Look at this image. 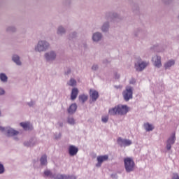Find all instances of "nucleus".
Here are the masks:
<instances>
[{
  "instance_id": "6e6552de",
  "label": "nucleus",
  "mask_w": 179,
  "mask_h": 179,
  "mask_svg": "<svg viewBox=\"0 0 179 179\" xmlns=\"http://www.w3.org/2000/svg\"><path fill=\"white\" fill-rule=\"evenodd\" d=\"M117 143L120 148H126V146H131V145H132V141L129 139L118 137L117 138Z\"/></svg>"
},
{
  "instance_id": "49530a36",
  "label": "nucleus",
  "mask_w": 179,
  "mask_h": 179,
  "mask_svg": "<svg viewBox=\"0 0 179 179\" xmlns=\"http://www.w3.org/2000/svg\"><path fill=\"white\" fill-rule=\"evenodd\" d=\"M172 179H179V176L178 174H174L173 177Z\"/></svg>"
},
{
  "instance_id": "37998d69",
  "label": "nucleus",
  "mask_w": 179,
  "mask_h": 179,
  "mask_svg": "<svg viewBox=\"0 0 179 179\" xmlns=\"http://www.w3.org/2000/svg\"><path fill=\"white\" fill-rule=\"evenodd\" d=\"M120 78V75L117 73H114V78L115 79H119Z\"/></svg>"
},
{
  "instance_id": "2eb2a0df",
  "label": "nucleus",
  "mask_w": 179,
  "mask_h": 179,
  "mask_svg": "<svg viewBox=\"0 0 179 179\" xmlns=\"http://www.w3.org/2000/svg\"><path fill=\"white\" fill-rule=\"evenodd\" d=\"M78 148L75 145H69L68 150L69 156H76V155H77L78 152Z\"/></svg>"
},
{
  "instance_id": "f3484780",
  "label": "nucleus",
  "mask_w": 179,
  "mask_h": 179,
  "mask_svg": "<svg viewBox=\"0 0 179 179\" xmlns=\"http://www.w3.org/2000/svg\"><path fill=\"white\" fill-rule=\"evenodd\" d=\"M78 108V106L76 103H73L69 106V107L67 109L68 114L72 115L75 114Z\"/></svg>"
},
{
  "instance_id": "cd10ccee",
  "label": "nucleus",
  "mask_w": 179,
  "mask_h": 179,
  "mask_svg": "<svg viewBox=\"0 0 179 179\" xmlns=\"http://www.w3.org/2000/svg\"><path fill=\"white\" fill-rule=\"evenodd\" d=\"M77 84V81L74 78H71L69 81L67 83V85L69 86L74 87Z\"/></svg>"
},
{
  "instance_id": "9d476101",
  "label": "nucleus",
  "mask_w": 179,
  "mask_h": 179,
  "mask_svg": "<svg viewBox=\"0 0 179 179\" xmlns=\"http://www.w3.org/2000/svg\"><path fill=\"white\" fill-rule=\"evenodd\" d=\"M176 133H173L170 137L167 139L166 141V150H171L173 145L176 143Z\"/></svg>"
},
{
  "instance_id": "c85d7f7f",
  "label": "nucleus",
  "mask_w": 179,
  "mask_h": 179,
  "mask_svg": "<svg viewBox=\"0 0 179 179\" xmlns=\"http://www.w3.org/2000/svg\"><path fill=\"white\" fill-rule=\"evenodd\" d=\"M53 179H65V174H53Z\"/></svg>"
},
{
  "instance_id": "7ed1b4c3",
  "label": "nucleus",
  "mask_w": 179,
  "mask_h": 179,
  "mask_svg": "<svg viewBox=\"0 0 179 179\" xmlns=\"http://www.w3.org/2000/svg\"><path fill=\"white\" fill-rule=\"evenodd\" d=\"M51 47L50 43L46 40H39L35 45V51L38 52H44L48 51Z\"/></svg>"
},
{
  "instance_id": "dca6fc26",
  "label": "nucleus",
  "mask_w": 179,
  "mask_h": 179,
  "mask_svg": "<svg viewBox=\"0 0 179 179\" xmlns=\"http://www.w3.org/2000/svg\"><path fill=\"white\" fill-rule=\"evenodd\" d=\"M162 58L158 55H155L152 57V62H154V65L157 68H160L162 66Z\"/></svg>"
},
{
  "instance_id": "58836bf2",
  "label": "nucleus",
  "mask_w": 179,
  "mask_h": 179,
  "mask_svg": "<svg viewBox=\"0 0 179 179\" xmlns=\"http://www.w3.org/2000/svg\"><path fill=\"white\" fill-rule=\"evenodd\" d=\"M101 121L102 122H103L104 124H106V122H108V117H103L101 118Z\"/></svg>"
},
{
  "instance_id": "f704fd0d",
  "label": "nucleus",
  "mask_w": 179,
  "mask_h": 179,
  "mask_svg": "<svg viewBox=\"0 0 179 179\" xmlns=\"http://www.w3.org/2000/svg\"><path fill=\"white\" fill-rule=\"evenodd\" d=\"M64 179H77V177L76 176L73 175H65L64 176Z\"/></svg>"
},
{
  "instance_id": "9b49d317",
  "label": "nucleus",
  "mask_w": 179,
  "mask_h": 179,
  "mask_svg": "<svg viewBox=\"0 0 179 179\" xmlns=\"http://www.w3.org/2000/svg\"><path fill=\"white\" fill-rule=\"evenodd\" d=\"M38 143V142L36 138H31L29 140L24 142V146L25 148H34Z\"/></svg>"
},
{
  "instance_id": "a878e982",
  "label": "nucleus",
  "mask_w": 179,
  "mask_h": 179,
  "mask_svg": "<svg viewBox=\"0 0 179 179\" xmlns=\"http://www.w3.org/2000/svg\"><path fill=\"white\" fill-rule=\"evenodd\" d=\"M88 99V96L85 94H80L78 96V100L82 102V103H84Z\"/></svg>"
},
{
  "instance_id": "a18cd8bd",
  "label": "nucleus",
  "mask_w": 179,
  "mask_h": 179,
  "mask_svg": "<svg viewBox=\"0 0 179 179\" xmlns=\"http://www.w3.org/2000/svg\"><path fill=\"white\" fill-rule=\"evenodd\" d=\"M61 138V133L60 134H59V135H55V139H59Z\"/></svg>"
},
{
  "instance_id": "3c124183",
  "label": "nucleus",
  "mask_w": 179,
  "mask_h": 179,
  "mask_svg": "<svg viewBox=\"0 0 179 179\" xmlns=\"http://www.w3.org/2000/svg\"><path fill=\"white\" fill-rule=\"evenodd\" d=\"M166 3H169V2L165 1Z\"/></svg>"
},
{
  "instance_id": "09e8293b",
  "label": "nucleus",
  "mask_w": 179,
  "mask_h": 179,
  "mask_svg": "<svg viewBox=\"0 0 179 179\" xmlns=\"http://www.w3.org/2000/svg\"><path fill=\"white\" fill-rule=\"evenodd\" d=\"M103 64H108V61L107 59H104V60L103 61Z\"/></svg>"
},
{
  "instance_id": "a211bd4d",
  "label": "nucleus",
  "mask_w": 179,
  "mask_h": 179,
  "mask_svg": "<svg viewBox=\"0 0 179 179\" xmlns=\"http://www.w3.org/2000/svg\"><path fill=\"white\" fill-rule=\"evenodd\" d=\"M176 64V61L174 59H170L168 62L164 63V69L168 70L171 69V68L174 66Z\"/></svg>"
},
{
  "instance_id": "5701e85b",
  "label": "nucleus",
  "mask_w": 179,
  "mask_h": 179,
  "mask_svg": "<svg viewBox=\"0 0 179 179\" xmlns=\"http://www.w3.org/2000/svg\"><path fill=\"white\" fill-rule=\"evenodd\" d=\"M143 127L147 132H150V131H153V129H155L153 125L150 124L149 122L144 123Z\"/></svg>"
},
{
  "instance_id": "1a4fd4ad",
  "label": "nucleus",
  "mask_w": 179,
  "mask_h": 179,
  "mask_svg": "<svg viewBox=\"0 0 179 179\" xmlns=\"http://www.w3.org/2000/svg\"><path fill=\"white\" fill-rule=\"evenodd\" d=\"M141 58L138 59L137 64H135V68L137 71H142L144 70L149 64L148 62L143 61Z\"/></svg>"
},
{
  "instance_id": "ddd939ff",
  "label": "nucleus",
  "mask_w": 179,
  "mask_h": 179,
  "mask_svg": "<svg viewBox=\"0 0 179 179\" xmlns=\"http://www.w3.org/2000/svg\"><path fill=\"white\" fill-rule=\"evenodd\" d=\"M108 160V155H100L96 157L97 163L96 164V167L100 168L103 162Z\"/></svg>"
},
{
  "instance_id": "423d86ee",
  "label": "nucleus",
  "mask_w": 179,
  "mask_h": 179,
  "mask_svg": "<svg viewBox=\"0 0 179 179\" xmlns=\"http://www.w3.org/2000/svg\"><path fill=\"white\" fill-rule=\"evenodd\" d=\"M57 52L55 50H50L45 52L43 55V58H45V61L48 63H52L57 59Z\"/></svg>"
},
{
  "instance_id": "20e7f679",
  "label": "nucleus",
  "mask_w": 179,
  "mask_h": 179,
  "mask_svg": "<svg viewBox=\"0 0 179 179\" xmlns=\"http://www.w3.org/2000/svg\"><path fill=\"white\" fill-rule=\"evenodd\" d=\"M124 164L125 171L127 173H131L134 171L135 162L132 158L131 157L124 158Z\"/></svg>"
},
{
  "instance_id": "79ce46f5",
  "label": "nucleus",
  "mask_w": 179,
  "mask_h": 179,
  "mask_svg": "<svg viewBox=\"0 0 179 179\" xmlns=\"http://www.w3.org/2000/svg\"><path fill=\"white\" fill-rule=\"evenodd\" d=\"M71 73V69H67V70L64 72L65 75H69Z\"/></svg>"
},
{
  "instance_id": "7c9ffc66",
  "label": "nucleus",
  "mask_w": 179,
  "mask_h": 179,
  "mask_svg": "<svg viewBox=\"0 0 179 179\" xmlns=\"http://www.w3.org/2000/svg\"><path fill=\"white\" fill-rule=\"evenodd\" d=\"M5 173V167L4 165L0 162V175Z\"/></svg>"
},
{
  "instance_id": "bb28decb",
  "label": "nucleus",
  "mask_w": 179,
  "mask_h": 179,
  "mask_svg": "<svg viewBox=\"0 0 179 179\" xmlns=\"http://www.w3.org/2000/svg\"><path fill=\"white\" fill-rule=\"evenodd\" d=\"M6 31H7V32L14 33L17 31V29L15 26H8L6 29Z\"/></svg>"
},
{
  "instance_id": "ea45409f",
  "label": "nucleus",
  "mask_w": 179,
  "mask_h": 179,
  "mask_svg": "<svg viewBox=\"0 0 179 179\" xmlns=\"http://www.w3.org/2000/svg\"><path fill=\"white\" fill-rule=\"evenodd\" d=\"M71 0H64V1H63V3H64L65 6L69 5V4H71Z\"/></svg>"
},
{
  "instance_id": "aec40b11",
  "label": "nucleus",
  "mask_w": 179,
  "mask_h": 179,
  "mask_svg": "<svg viewBox=\"0 0 179 179\" xmlns=\"http://www.w3.org/2000/svg\"><path fill=\"white\" fill-rule=\"evenodd\" d=\"M66 29L63 26L60 25L57 27V30L56 31V34H57V35L62 36L66 34Z\"/></svg>"
},
{
  "instance_id": "c9c22d12",
  "label": "nucleus",
  "mask_w": 179,
  "mask_h": 179,
  "mask_svg": "<svg viewBox=\"0 0 179 179\" xmlns=\"http://www.w3.org/2000/svg\"><path fill=\"white\" fill-rule=\"evenodd\" d=\"M77 36H78V33L76 31H73L69 34V37L71 38H74L77 37Z\"/></svg>"
},
{
  "instance_id": "c03bdc74",
  "label": "nucleus",
  "mask_w": 179,
  "mask_h": 179,
  "mask_svg": "<svg viewBox=\"0 0 179 179\" xmlns=\"http://www.w3.org/2000/svg\"><path fill=\"white\" fill-rule=\"evenodd\" d=\"M136 83V80L135 78H131L129 81L130 84L134 85Z\"/></svg>"
},
{
  "instance_id": "de8ad7c7",
  "label": "nucleus",
  "mask_w": 179,
  "mask_h": 179,
  "mask_svg": "<svg viewBox=\"0 0 179 179\" xmlns=\"http://www.w3.org/2000/svg\"><path fill=\"white\" fill-rule=\"evenodd\" d=\"M114 87L116 89H120V88H122V86L121 85H115Z\"/></svg>"
},
{
  "instance_id": "8fccbe9b",
  "label": "nucleus",
  "mask_w": 179,
  "mask_h": 179,
  "mask_svg": "<svg viewBox=\"0 0 179 179\" xmlns=\"http://www.w3.org/2000/svg\"><path fill=\"white\" fill-rule=\"evenodd\" d=\"M59 127H63V123L62 122H59Z\"/></svg>"
},
{
  "instance_id": "603ef678",
  "label": "nucleus",
  "mask_w": 179,
  "mask_h": 179,
  "mask_svg": "<svg viewBox=\"0 0 179 179\" xmlns=\"http://www.w3.org/2000/svg\"><path fill=\"white\" fill-rule=\"evenodd\" d=\"M178 19H179V15H178Z\"/></svg>"
},
{
  "instance_id": "4be33fe9",
  "label": "nucleus",
  "mask_w": 179,
  "mask_h": 179,
  "mask_svg": "<svg viewBox=\"0 0 179 179\" xmlns=\"http://www.w3.org/2000/svg\"><path fill=\"white\" fill-rule=\"evenodd\" d=\"M78 93H79V91L78 88H73L71 90V99L73 101L75 100L77 98Z\"/></svg>"
},
{
  "instance_id": "f8f14e48",
  "label": "nucleus",
  "mask_w": 179,
  "mask_h": 179,
  "mask_svg": "<svg viewBox=\"0 0 179 179\" xmlns=\"http://www.w3.org/2000/svg\"><path fill=\"white\" fill-rule=\"evenodd\" d=\"M103 35L101 32L96 31L92 34V41L94 43H99L103 39Z\"/></svg>"
},
{
  "instance_id": "e433bc0d",
  "label": "nucleus",
  "mask_w": 179,
  "mask_h": 179,
  "mask_svg": "<svg viewBox=\"0 0 179 179\" xmlns=\"http://www.w3.org/2000/svg\"><path fill=\"white\" fill-rule=\"evenodd\" d=\"M27 106L29 107H33L36 104V101L31 100V101L27 103Z\"/></svg>"
},
{
  "instance_id": "473e14b6",
  "label": "nucleus",
  "mask_w": 179,
  "mask_h": 179,
  "mask_svg": "<svg viewBox=\"0 0 179 179\" xmlns=\"http://www.w3.org/2000/svg\"><path fill=\"white\" fill-rule=\"evenodd\" d=\"M99 65L96 64H92V67H91V70H92V71H96L97 70H99Z\"/></svg>"
},
{
  "instance_id": "b1692460",
  "label": "nucleus",
  "mask_w": 179,
  "mask_h": 179,
  "mask_svg": "<svg viewBox=\"0 0 179 179\" xmlns=\"http://www.w3.org/2000/svg\"><path fill=\"white\" fill-rule=\"evenodd\" d=\"M0 80L2 83H6L8 80V78L5 73H0Z\"/></svg>"
},
{
  "instance_id": "6ab92c4d",
  "label": "nucleus",
  "mask_w": 179,
  "mask_h": 179,
  "mask_svg": "<svg viewBox=\"0 0 179 179\" xmlns=\"http://www.w3.org/2000/svg\"><path fill=\"white\" fill-rule=\"evenodd\" d=\"M11 60L15 63L17 66L22 65V62L20 61V57L18 55L14 54L13 57H11Z\"/></svg>"
},
{
  "instance_id": "4c0bfd02",
  "label": "nucleus",
  "mask_w": 179,
  "mask_h": 179,
  "mask_svg": "<svg viewBox=\"0 0 179 179\" xmlns=\"http://www.w3.org/2000/svg\"><path fill=\"white\" fill-rule=\"evenodd\" d=\"M80 47H83L84 48H87V41L86 40L83 41L82 43L80 44Z\"/></svg>"
},
{
  "instance_id": "4468645a",
  "label": "nucleus",
  "mask_w": 179,
  "mask_h": 179,
  "mask_svg": "<svg viewBox=\"0 0 179 179\" xmlns=\"http://www.w3.org/2000/svg\"><path fill=\"white\" fill-rule=\"evenodd\" d=\"M90 97L91 98L92 101H96L99 97V94L95 90H90Z\"/></svg>"
},
{
  "instance_id": "2f4dec72",
  "label": "nucleus",
  "mask_w": 179,
  "mask_h": 179,
  "mask_svg": "<svg viewBox=\"0 0 179 179\" xmlns=\"http://www.w3.org/2000/svg\"><path fill=\"white\" fill-rule=\"evenodd\" d=\"M20 125H21V127L22 128H24V129H25V130H27V129L29 128V124L26 122H21V123H20Z\"/></svg>"
},
{
  "instance_id": "39448f33",
  "label": "nucleus",
  "mask_w": 179,
  "mask_h": 179,
  "mask_svg": "<svg viewBox=\"0 0 179 179\" xmlns=\"http://www.w3.org/2000/svg\"><path fill=\"white\" fill-rule=\"evenodd\" d=\"M134 88L131 86H126L123 90L122 95L125 101H129L133 99Z\"/></svg>"
},
{
  "instance_id": "412c9836",
  "label": "nucleus",
  "mask_w": 179,
  "mask_h": 179,
  "mask_svg": "<svg viewBox=\"0 0 179 179\" xmlns=\"http://www.w3.org/2000/svg\"><path fill=\"white\" fill-rule=\"evenodd\" d=\"M43 178H49L50 179H53L54 174L50 169H46L45 170V171H43Z\"/></svg>"
},
{
  "instance_id": "f257e3e1",
  "label": "nucleus",
  "mask_w": 179,
  "mask_h": 179,
  "mask_svg": "<svg viewBox=\"0 0 179 179\" xmlns=\"http://www.w3.org/2000/svg\"><path fill=\"white\" fill-rule=\"evenodd\" d=\"M129 113L127 105H117L108 110L109 115H126Z\"/></svg>"
},
{
  "instance_id": "a19ab883",
  "label": "nucleus",
  "mask_w": 179,
  "mask_h": 179,
  "mask_svg": "<svg viewBox=\"0 0 179 179\" xmlns=\"http://www.w3.org/2000/svg\"><path fill=\"white\" fill-rule=\"evenodd\" d=\"M6 93V91L2 87H0V96L4 95Z\"/></svg>"
},
{
  "instance_id": "393cba45",
  "label": "nucleus",
  "mask_w": 179,
  "mask_h": 179,
  "mask_svg": "<svg viewBox=\"0 0 179 179\" xmlns=\"http://www.w3.org/2000/svg\"><path fill=\"white\" fill-rule=\"evenodd\" d=\"M41 166H47L48 160H47V155H43L41 157Z\"/></svg>"
},
{
  "instance_id": "72a5a7b5",
  "label": "nucleus",
  "mask_w": 179,
  "mask_h": 179,
  "mask_svg": "<svg viewBox=\"0 0 179 179\" xmlns=\"http://www.w3.org/2000/svg\"><path fill=\"white\" fill-rule=\"evenodd\" d=\"M142 32V29H136V30H134V36H138L139 35L140 33Z\"/></svg>"
},
{
  "instance_id": "f03ea898",
  "label": "nucleus",
  "mask_w": 179,
  "mask_h": 179,
  "mask_svg": "<svg viewBox=\"0 0 179 179\" xmlns=\"http://www.w3.org/2000/svg\"><path fill=\"white\" fill-rule=\"evenodd\" d=\"M120 15L114 12H107L105 13V19L106 21L103 22L101 27V31L103 33H106L109 31L110 29V22L109 20L115 18H119Z\"/></svg>"
},
{
  "instance_id": "0eeeda50",
  "label": "nucleus",
  "mask_w": 179,
  "mask_h": 179,
  "mask_svg": "<svg viewBox=\"0 0 179 179\" xmlns=\"http://www.w3.org/2000/svg\"><path fill=\"white\" fill-rule=\"evenodd\" d=\"M1 129L6 133V136L8 138H11L12 136L19 135V131L11 127H1Z\"/></svg>"
},
{
  "instance_id": "c756f323",
  "label": "nucleus",
  "mask_w": 179,
  "mask_h": 179,
  "mask_svg": "<svg viewBox=\"0 0 179 179\" xmlns=\"http://www.w3.org/2000/svg\"><path fill=\"white\" fill-rule=\"evenodd\" d=\"M67 122L68 124H69L70 125H75L76 122L73 117H68L67 118Z\"/></svg>"
}]
</instances>
